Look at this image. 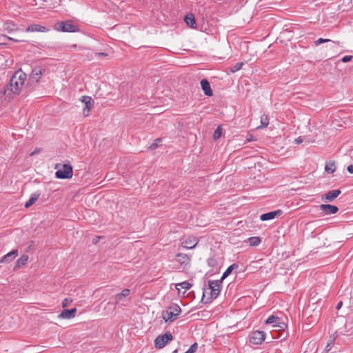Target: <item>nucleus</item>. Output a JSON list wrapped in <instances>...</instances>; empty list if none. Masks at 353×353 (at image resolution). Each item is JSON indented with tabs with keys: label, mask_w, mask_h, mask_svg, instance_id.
Returning a JSON list of instances; mask_svg holds the SVG:
<instances>
[{
	"label": "nucleus",
	"mask_w": 353,
	"mask_h": 353,
	"mask_svg": "<svg viewBox=\"0 0 353 353\" xmlns=\"http://www.w3.org/2000/svg\"><path fill=\"white\" fill-rule=\"evenodd\" d=\"M222 134V129L220 126H219L214 131L213 134L214 139L216 140L221 137Z\"/></svg>",
	"instance_id": "obj_31"
},
{
	"label": "nucleus",
	"mask_w": 353,
	"mask_h": 353,
	"mask_svg": "<svg viewBox=\"0 0 353 353\" xmlns=\"http://www.w3.org/2000/svg\"><path fill=\"white\" fill-rule=\"evenodd\" d=\"M97 54L99 56H101V57H106L108 54L105 52H99V53H97Z\"/></svg>",
	"instance_id": "obj_42"
},
{
	"label": "nucleus",
	"mask_w": 353,
	"mask_h": 353,
	"mask_svg": "<svg viewBox=\"0 0 353 353\" xmlns=\"http://www.w3.org/2000/svg\"><path fill=\"white\" fill-rule=\"evenodd\" d=\"M261 239L259 236H252L248 239L250 246H257L261 243Z\"/></svg>",
	"instance_id": "obj_26"
},
{
	"label": "nucleus",
	"mask_w": 353,
	"mask_h": 353,
	"mask_svg": "<svg viewBox=\"0 0 353 353\" xmlns=\"http://www.w3.org/2000/svg\"><path fill=\"white\" fill-rule=\"evenodd\" d=\"M342 305H343L342 301H340L339 303H338V304L336 305V309L339 310L341 307Z\"/></svg>",
	"instance_id": "obj_41"
},
{
	"label": "nucleus",
	"mask_w": 353,
	"mask_h": 353,
	"mask_svg": "<svg viewBox=\"0 0 353 353\" xmlns=\"http://www.w3.org/2000/svg\"><path fill=\"white\" fill-rule=\"evenodd\" d=\"M40 194L39 192H34L30 196V198L25 203V208H28L32 205L39 199Z\"/></svg>",
	"instance_id": "obj_22"
},
{
	"label": "nucleus",
	"mask_w": 353,
	"mask_h": 353,
	"mask_svg": "<svg viewBox=\"0 0 353 353\" xmlns=\"http://www.w3.org/2000/svg\"><path fill=\"white\" fill-rule=\"evenodd\" d=\"M59 30L62 32H75L79 30L77 26L74 25L70 21L61 22L59 23Z\"/></svg>",
	"instance_id": "obj_8"
},
{
	"label": "nucleus",
	"mask_w": 353,
	"mask_h": 353,
	"mask_svg": "<svg viewBox=\"0 0 353 353\" xmlns=\"http://www.w3.org/2000/svg\"><path fill=\"white\" fill-rule=\"evenodd\" d=\"M352 56L346 55L341 59V61L343 63H347L348 61H350L352 60Z\"/></svg>",
	"instance_id": "obj_35"
},
{
	"label": "nucleus",
	"mask_w": 353,
	"mask_h": 353,
	"mask_svg": "<svg viewBox=\"0 0 353 353\" xmlns=\"http://www.w3.org/2000/svg\"><path fill=\"white\" fill-rule=\"evenodd\" d=\"M129 289H124L121 293L117 294L114 296L115 303L118 304L130 294Z\"/></svg>",
	"instance_id": "obj_18"
},
{
	"label": "nucleus",
	"mask_w": 353,
	"mask_h": 353,
	"mask_svg": "<svg viewBox=\"0 0 353 353\" xmlns=\"http://www.w3.org/2000/svg\"><path fill=\"white\" fill-rule=\"evenodd\" d=\"M181 312V307L176 304H172L162 312V318L165 323H171L176 320Z\"/></svg>",
	"instance_id": "obj_2"
},
{
	"label": "nucleus",
	"mask_w": 353,
	"mask_h": 353,
	"mask_svg": "<svg viewBox=\"0 0 353 353\" xmlns=\"http://www.w3.org/2000/svg\"><path fill=\"white\" fill-rule=\"evenodd\" d=\"M55 176L60 179H69L72 177V167L70 164H57Z\"/></svg>",
	"instance_id": "obj_3"
},
{
	"label": "nucleus",
	"mask_w": 353,
	"mask_h": 353,
	"mask_svg": "<svg viewBox=\"0 0 353 353\" xmlns=\"http://www.w3.org/2000/svg\"><path fill=\"white\" fill-rule=\"evenodd\" d=\"M327 42H332V43H334V41H332L330 39L319 38L316 41H315L314 43H315V46H319L321 43H327Z\"/></svg>",
	"instance_id": "obj_32"
},
{
	"label": "nucleus",
	"mask_w": 353,
	"mask_h": 353,
	"mask_svg": "<svg viewBox=\"0 0 353 353\" xmlns=\"http://www.w3.org/2000/svg\"><path fill=\"white\" fill-rule=\"evenodd\" d=\"M190 261V256L186 254L179 253L176 255V261L183 267L189 265Z\"/></svg>",
	"instance_id": "obj_15"
},
{
	"label": "nucleus",
	"mask_w": 353,
	"mask_h": 353,
	"mask_svg": "<svg viewBox=\"0 0 353 353\" xmlns=\"http://www.w3.org/2000/svg\"><path fill=\"white\" fill-rule=\"evenodd\" d=\"M282 214V210H277L275 211L269 212L268 213L263 214L260 216V219L262 221L274 219L275 217L280 216Z\"/></svg>",
	"instance_id": "obj_11"
},
{
	"label": "nucleus",
	"mask_w": 353,
	"mask_h": 353,
	"mask_svg": "<svg viewBox=\"0 0 353 353\" xmlns=\"http://www.w3.org/2000/svg\"><path fill=\"white\" fill-rule=\"evenodd\" d=\"M341 193L340 190H333L328 191L322 196V199L327 201H334Z\"/></svg>",
	"instance_id": "obj_13"
},
{
	"label": "nucleus",
	"mask_w": 353,
	"mask_h": 353,
	"mask_svg": "<svg viewBox=\"0 0 353 353\" xmlns=\"http://www.w3.org/2000/svg\"><path fill=\"white\" fill-rule=\"evenodd\" d=\"M161 142V139H157L155 140L154 143H153L150 146V149L151 150H154L156 149L158 145H159V143Z\"/></svg>",
	"instance_id": "obj_33"
},
{
	"label": "nucleus",
	"mask_w": 353,
	"mask_h": 353,
	"mask_svg": "<svg viewBox=\"0 0 353 353\" xmlns=\"http://www.w3.org/2000/svg\"><path fill=\"white\" fill-rule=\"evenodd\" d=\"M347 170L350 174H353V164L347 166Z\"/></svg>",
	"instance_id": "obj_40"
},
{
	"label": "nucleus",
	"mask_w": 353,
	"mask_h": 353,
	"mask_svg": "<svg viewBox=\"0 0 353 353\" xmlns=\"http://www.w3.org/2000/svg\"><path fill=\"white\" fill-rule=\"evenodd\" d=\"M28 260V256L26 254L22 255L20 258H19L16 262L14 269L19 268L22 265H24L26 264L27 261Z\"/></svg>",
	"instance_id": "obj_23"
},
{
	"label": "nucleus",
	"mask_w": 353,
	"mask_h": 353,
	"mask_svg": "<svg viewBox=\"0 0 353 353\" xmlns=\"http://www.w3.org/2000/svg\"><path fill=\"white\" fill-rule=\"evenodd\" d=\"M184 21L190 28H194L196 27L195 17L192 13L188 14L185 16Z\"/></svg>",
	"instance_id": "obj_19"
},
{
	"label": "nucleus",
	"mask_w": 353,
	"mask_h": 353,
	"mask_svg": "<svg viewBox=\"0 0 353 353\" xmlns=\"http://www.w3.org/2000/svg\"><path fill=\"white\" fill-rule=\"evenodd\" d=\"M201 88H202L204 94L206 96H208V97L212 96L213 92L211 89L210 83L207 79H203L201 81Z\"/></svg>",
	"instance_id": "obj_16"
},
{
	"label": "nucleus",
	"mask_w": 353,
	"mask_h": 353,
	"mask_svg": "<svg viewBox=\"0 0 353 353\" xmlns=\"http://www.w3.org/2000/svg\"><path fill=\"white\" fill-rule=\"evenodd\" d=\"M352 150H350L348 151V152H349V155L352 156Z\"/></svg>",
	"instance_id": "obj_43"
},
{
	"label": "nucleus",
	"mask_w": 353,
	"mask_h": 353,
	"mask_svg": "<svg viewBox=\"0 0 353 353\" xmlns=\"http://www.w3.org/2000/svg\"><path fill=\"white\" fill-rule=\"evenodd\" d=\"M90 109H88V108H83V114L84 116H88L89 114H90Z\"/></svg>",
	"instance_id": "obj_38"
},
{
	"label": "nucleus",
	"mask_w": 353,
	"mask_h": 353,
	"mask_svg": "<svg viewBox=\"0 0 353 353\" xmlns=\"http://www.w3.org/2000/svg\"><path fill=\"white\" fill-rule=\"evenodd\" d=\"M47 30V28L44 26H42L39 24H33L31 26H29L27 29L26 32H44Z\"/></svg>",
	"instance_id": "obj_21"
},
{
	"label": "nucleus",
	"mask_w": 353,
	"mask_h": 353,
	"mask_svg": "<svg viewBox=\"0 0 353 353\" xmlns=\"http://www.w3.org/2000/svg\"><path fill=\"white\" fill-rule=\"evenodd\" d=\"M77 308H71L70 310L65 309L63 310L59 315V318L63 319H70L75 316L77 313Z\"/></svg>",
	"instance_id": "obj_10"
},
{
	"label": "nucleus",
	"mask_w": 353,
	"mask_h": 353,
	"mask_svg": "<svg viewBox=\"0 0 353 353\" xmlns=\"http://www.w3.org/2000/svg\"><path fill=\"white\" fill-rule=\"evenodd\" d=\"M269 124V119H268V117L267 115L265 114H263L261 117V125L259 127H258L259 128H265Z\"/></svg>",
	"instance_id": "obj_27"
},
{
	"label": "nucleus",
	"mask_w": 353,
	"mask_h": 353,
	"mask_svg": "<svg viewBox=\"0 0 353 353\" xmlns=\"http://www.w3.org/2000/svg\"><path fill=\"white\" fill-rule=\"evenodd\" d=\"M243 63L242 62L236 63L230 69L232 72H236L242 68Z\"/></svg>",
	"instance_id": "obj_30"
},
{
	"label": "nucleus",
	"mask_w": 353,
	"mask_h": 353,
	"mask_svg": "<svg viewBox=\"0 0 353 353\" xmlns=\"http://www.w3.org/2000/svg\"><path fill=\"white\" fill-rule=\"evenodd\" d=\"M70 301H69V299H67V298H66V299H65L63 301V302H62V306H63V307H67V306L69 305V303H70Z\"/></svg>",
	"instance_id": "obj_37"
},
{
	"label": "nucleus",
	"mask_w": 353,
	"mask_h": 353,
	"mask_svg": "<svg viewBox=\"0 0 353 353\" xmlns=\"http://www.w3.org/2000/svg\"><path fill=\"white\" fill-rule=\"evenodd\" d=\"M18 255V250H13L4 255L0 260V263H8L13 260Z\"/></svg>",
	"instance_id": "obj_17"
},
{
	"label": "nucleus",
	"mask_w": 353,
	"mask_h": 353,
	"mask_svg": "<svg viewBox=\"0 0 353 353\" xmlns=\"http://www.w3.org/2000/svg\"><path fill=\"white\" fill-rule=\"evenodd\" d=\"M26 80V74L21 70L15 72L10 81L9 85H7L6 92L10 90L14 94H19L21 90L24 85Z\"/></svg>",
	"instance_id": "obj_1"
},
{
	"label": "nucleus",
	"mask_w": 353,
	"mask_h": 353,
	"mask_svg": "<svg viewBox=\"0 0 353 353\" xmlns=\"http://www.w3.org/2000/svg\"><path fill=\"white\" fill-rule=\"evenodd\" d=\"M81 101L85 103L84 108L91 109L93 104V101L90 97L83 96Z\"/></svg>",
	"instance_id": "obj_25"
},
{
	"label": "nucleus",
	"mask_w": 353,
	"mask_h": 353,
	"mask_svg": "<svg viewBox=\"0 0 353 353\" xmlns=\"http://www.w3.org/2000/svg\"><path fill=\"white\" fill-rule=\"evenodd\" d=\"M19 30L17 24L10 20H7L6 21L3 23V30L7 32L8 33H11L14 31H17Z\"/></svg>",
	"instance_id": "obj_12"
},
{
	"label": "nucleus",
	"mask_w": 353,
	"mask_h": 353,
	"mask_svg": "<svg viewBox=\"0 0 353 353\" xmlns=\"http://www.w3.org/2000/svg\"><path fill=\"white\" fill-rule=\"evenodd\" d=\"M239 267V265L236 263H233L231 265H230L227 270L223 272L221 278L220 279V280H221V281H223L228 275H230L231 274V272L235 270V269H237Z\"/></svg>",
	"instance_id": "obj_24"
},
{
	"label": "nucleus",
	"mask_w": 353,
	"mask_h": 353,
	"mask_svg": "<svg viewBox=\"0 0 353 353\" xmlns=\"http://www.w3.org/2000/svg\"><path fill=\"white\" fill-rule=\"evenodd\" d=\"M265 339V334L264 332L256 330L252 333L250 337V342L254 345L261 344Z\"/></svg>",
	"instance_id": "obj_7"
},
{
	"label": "nucleus",
	"mask_w": 353,
	"mask_h": 353,
	"mask_svg": "<svg viewBox=\"0 0 353 353\" xmlns=\"http://www.w3.org/2000/svg\"><path fill=\"white\" fill-rule=\"evenodd\" d=\"M325 170L326 172L329 173H333L335 170L336 167L334 163H329L325 165Z\"/></svg>",
	"instance_id": "obj_29"
},
{
	"label": "nucleus",
	"mask_w": 353,
	"mask_h": 353,
	"mask_svg": "<svg viewBox=\"0 0 353 353\" xmlns=\"http://www.w3.org/2000/svg\"><path fill=\"white\" fill-rule=\"evenodd\" d=\"M178 286H180L181 288L187 290H189L191 286H192V284H190L189 282L188 281H183L182 283H178L176 284V288L179 290V288H178Z\"/></svg>",
	"instance_id": "obj_28"
},
{
	"label": "nucleus",
	"mask_w": 353,
	"mask_h": 353,
	"mask_svg": "<svg viewBox=\"0 0 353 353\" xmlns=\"http://www.w3.org/2000/svg\"><path fill=\"white\" fill-rule=\"evenodd\" d=\"M319 208L326 215L334 214L339 211L337 206L330 204H321L319 205Z\"/></svg>",
	"instance_id": "obj_9"
},
{
	"label": "nucleus",
	"mask_w": 353,
	"mask_h": 353,
	"mask_svg": "<svg viewBox=\"0 0 353 353\" xmlns=\"http://www.w3.org/2000/svg\"><path fill=\"white\" fill-rule=\"evenodd\" d=\"M334 339H332V340L331 341V342H330V343H327V345H326V347H325V351L326 352H328L329 351H330V350H331L332 347V345H333V344H334Z\"/></svg>",
	"instance_id": "obj_34"
},
{
	"label": "nucleus",
	"mask_w": 353,
	"mask_h": 353,
	"mask_svg": "<svg viewBox=\"0 0 353 353\" xmlns=\"http://www.w3.org/2000/svg\"><path fill=\"white\" fill-rule=\"evenodd\" d=\"M198 243V241L194 237H189L181 243V246L185 249H193Z\"/></svg>",
	"instance_id": "obj_14"
},
{
	"label": "nucleus",
	"mask_w": 353,
	"mask_h": 353,
	"mask_svg": "<svg viewBox=\"0 0 353 353\" xmlns=\"http://www.w3.org/2000/svg\"><path fill=\"white\" fill-rule=\"evenodd\" d=\"M44 72V69L40 66L37 65L32 69V72L29 77V83H38L41 76Z\"/></svg>",
	"instance_id": "obj_6"
},
{
	"label": "nucleus",
	"mask_w": 353,
	"mask_h": 353,
	"mask_svg": "<svg viewBox=\"0 0 353 353\" xmlns=\"http://www.w3.org/2000/svg\"><path fill=\"white\" fill-rule=\"evenodd\" d=\"M1 37H3L8 40H10V41H13L14 42H19L21 41L20 40H18V39H14V38H12L10 37H8V36H6V35H4V34H2V35H0Z\"/></svg>",
	"instance_id": "obj_36"
},
{
	"label": "nucleus",
	"mask_w": 353,
	"mask_h": 353,
	"mask_svg": "<svg viewBox=\"0 0 353 353\" xmlns=\"http://www.w3.org/2000/svg\"><path fill=\"white\" fill-rule=\"evenodd\" d=\"M177 352V350H174L172 353H176Z\"/></svg>",
	"instance_id": "obj_44"
},
{
	"label": "nucleus",
	"mask_w": 353,
	"mask_h": 353,
	"mask_svg": "<svg viewBox=\"0 0 353 353\" xmlns=\"http://www.w3.org/2000/svg\"><path fill=\"white\" fill-rule=\"evenodd\" d=\"M303 142V139L301 137L296 138L295 140H294V143H296V144H300Z\"/></svg>",
	"instance_id": "obj_39"
},
{
	"label": "nucleus",
	"mask_w": 353,
	"mask_h": 353,
	"mask_svg": "<svg viewBox=\"0 0 353 353\" xmlns=\"http://www.w3.org/2000/svg\"><path fill=\"white\" fill-rule=\"evenodd\" d=\"M265 323L267 324H272L274 327H282L281 325H280V319L274 315H272L270 317L268 318V319L265 321Z\"/></svg>",
	"instance_id": "obj_20"
},
{
	"label": "nucleus",
	"mask_w": 353,
	"mask_h": 353,
	"mask_svg": "<svg viewBox=\"0 0 353 353\" xmlns=\"http://www.w3.org/2000/svg\"><path fill=\"white\" fill-rule=\"evenodd\" d=\"M173 339L172 335L170 332L159 335L154 340V346L158 349H161L165 346L167 343Z\"/></svg>",
	"instance_id": "obj_5"
},
{
	"label": "nucleus",
	"mask_w": 353,
	"mask_h": 353,
	"mask_svg": "<svg viewBox=\"0 0 353 353\" xmlns=\"http://www.w3.org/2000/svg\"><path fill=\"white\" fill-rule=\"evenodd\" d=\"M222 283L221 280H216V281H209L208 286L210 290V297L207 299V301H204L205 298V292H203L201 301L203 303H208L210 302L212 299H216L220 294V285Z\"/></svg>",
	"instance_id": "obj_4"
},
{
	"label": "nucleus",
	"mask_w": 353,
	"mask_h": 353,
	"mask_svg": "<svg viewBox=\"0 0 353 353\" xmlns=\"http://www.w3.org/2000/svg\"><path fill=\"white\" fill-rule=\"evenodd\" d=\"M1 23V21H0V23ZM1 31V29L0 28V32Z\"/></svg>",
	"instance_id": "obj_45"
}]
</instances>
